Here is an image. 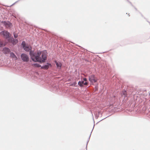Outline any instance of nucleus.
<instances>
[{"mask_svg":"<svg viewBox=\"0 0 150 150\" xmlns=\"http://www.w3.org/2000/svg\"><path fill=\"white\" fill-rule=\"evenodd\" d=\"M32 59L34 62L40 63L45 62L47 59V52L46 51H38L37 53H35L33 51L30 52Z\"/></svg>","mask_w":150,"mask_h":150,"instance_id":"obj_1","label":"nucleus"},{"mask_svg":"<svg viewBox=\"0 0 150 150\" xmlns=\"http://www.w3.org/2000/svg\"><path fill=\"white\" fill-rule=\"evenodd\" d=\"M0 34L2 36L5 38H10L11 36V35L6 30L2 31Z\"/></svg>","mask_w":150,"mask_h":150,"instance_id":"obj_2","label":"nucleus"},{"mask_svg":"<svg viewBox=\"0 0 150 150\" xmlns=\"http://www.w3.org/2000/svg\"><path fill=\"white\" fill-rule=\"evenodd\" d=\"M97 79L94 75H91L89 77V80L92 83H95L97 81Z\"/></svg>","mask_w":150,"mask_h":150,"instance_id":"obj_3","label":"nucleus"},{"mask_svg":"<svg viewBox=\"0 0 150 150\" xmlns=\"http://www.w3.org/2000/svg\"><path fill=\"white\" fill-rule=\"evenodd\" d=\"M21 57L22 60L24 62H27L29 61L28 57L25 54H22Z\"/></svg>","mask_w":150,"mask_h":150,"instance_id":"obj_4","label":"nucleus"},{"mask_svg":"<svg viewBox=\"0 0 150 150\" xmlns=\"http://www.w3.org/2000/svg\"><path fill=\"white\" fill-rule=\"evenodd\" d=\"M2 51L4 54H8L10 52L9 49L7 47H5L3 48Z\"/></svg>","mask_w":150,"mask_h":150,"instance_id":"obj_5","label":"nucleus"},{"mask_svg":"<svg viewBox=\"0 0 150 150\" xmlns=\"http://www.w3.org/2000/svg\"><path fill=\"white\" fill-rule=\"evenodd\" d=\"M3 23L7 28H9L11 26V24L9 22H6L4 21L3 22Z\"/></svg>","mask_w":150,"mask_h":150,"instance_id":"obj_6","label":"nucleus"},{"mask_svg":"<svg viewBox=\"0 0 150 150\" xmlns=\"http://www.w3.org/2000/svg\"><path fill=\"white\" fill-rule=\"evenodd\" d=\"M49 66H51V64L50 63H47L46 64L42 66L41 68L44 69H48Z\"/></svg>","mask_w":150,"mask_h":150,"instance_id":"obj_7","label":"nucleus"},{"mask_svg":"<svg viewBox=\"0 0 150 150\" xmlns=\"http://www.w3.org/2000/svg\"><path fill=\"white\" fill-rule=\"evenodd\" d=\"M10 39H8V40L10 42L11 41V42L13 45L16 44L17 42V40L14 38H10Z\"/></svg>","mask_w":150,"mask_h":150,"instance_id":"obj_8","label":"nucleus"},{"mask_svg":"<svg viewBox=\"0 0 150 150\" xmlns=\"http://www.w3.org/2000/svg\"><path fill=\"white\" fill-rule=\"evenodd\" d=\"M10 56L13 59L15 60H16L17 59V58L16 56L14 54L13 52H11L10 53Z\"/></svg>","mask_w":150,"mask_h":150,"instance_id":"obj_9","label":"nucleus"},{"mask_svg":"<svg viewBox=\"0 0 150 150\" xmlns=\"http://www.w3.org/2000/svg\"><path fill=\"white\" fill-rule=\"evenodd\" d=\"M24 50L26 51H28L31 50V48L30 47L25 46L23 47Z\"/></svg>","mask_w":150,"mask_h":150,"instance_id":"obj_10","label":"nucleus"},{"mask_svg":"<svg viewBox=\"0 0 150 150\" xmlns=\"http://www.w3.org/2000/svg\"><path fill=\"white\" fill-rule=\"evenodd\" d=\"M55 63L56 64V65H57V67H59L60 68H61V67L62 66V64H61V63H60V62H57L56 61H55Z\"/></svg>","mask_w":150,"mask_h":150,"instance_id":"obj_11","label":"nucleus"},{"mask_svg":"<svg viewBox=\"0 0 150 150\" xmlns=\"http://www.w3.org/2000/svg\"><path fill=\"white\" fill-rule=\"evenodd\" d=\"M6 42L4 43L2 41L0 40V47H1L3 46H5L6 44Z\"/></svg>","mask_w":150,"mask_h":150,"instance_id":"obj_12","label":"nucleus"},{"mask_svg":"<svg viewBox=\"0 0 150 150\" xmlns=\"http://www.w3.org/2000/svg\"><path fill=\"white\" fill-rule=\"evenodd\" d=\"M83 83L84 81H79L78 83V84L80 86L82 87L83 86Z\"/></svg>","mask_w":150,"mask_h":150,"instance_id":"obj_13","label":"nucleus"},{"mask_svg":"<svg viewBox=\"0 0 150 150\" xmlns=\"http://www.w3.org/2000/svg\"><path fill=\"white\" fill-rule=\"evenodd\" d=\"M33 66L34 67H41V66L38 63H35V64H33Z\"/></svg>","mask_w":150,"mask_h":150,"instance_id":"obj_14","label":"nucleus"},{"mask_svg":"<svg viewBox=\"0 0 150 150\" xmlns=\"http://www.w3.org/2000/svg\"><path fill=\"white\" fill-rule=\"evenodd\" d=\"M122 93V94L124 95V97H126L127 96V94L126 91H123Z\"/></svg>","mask_w":150,"mask_h":150,"instance_id":"obj_15","label":"nucleus"},{"mask_svg":"<svg viewBox=\"0 0 150 150\" xmlns=\"http://www.w3.org/2000/svg\"><path fill=\"white\" fill-rule=\"evenodd\" d=\"M76 84H77V83H76V82H74L73 83L71 84H70V86H75L76 85Z\"/></svg>","mask_w":150,"mask_h":150,"instance_id":"obj_16","label":"nucleus"},{"mask_svg":"<svg viewBox=\"0 0 150 150\" xmlns=\"http://www.w3.org/2000/svg\"><path fill=\"white\" fill-rule=\"evenodd\" d=\"M22 45L23 47V48L24 47H25L26 46H25V41H23L22 42Z\"/></svg>","mask_w":150,"mask_h":150,"instance_id":"obj_17","label":"nucleus"},{"mask_svg":"<svg viewBox=\"0 0 150 150\" xmlns=\"http://www.w3.org/2000/svg\"><path fill=\"white\" fill-rule=\"evenodd\" d=\"M14 38H17L18 36L17 34L14 33Z\"/></svg>","mask_w":150,"mask_h":150,"instance_id":"obj_18","label":"nucleus"},{"mask_svg":"<svg viewBox=\"0 0 150 150\" xmlns=\"http://www.w3.org/2000/svg\"><path fill=\"white\" fill-rule=\"evenodd\" d=\"M83 84L84 85H86L88 84V83L87 82H84Z\"/></svg>","mask_w":150,"mask_h":150,"instance_id":"obj_19","label":"nucleus"},{"mask_svg":"<svg viewBox=\"0 0 150 150\" xmlns=\"http://www.w3.org/2000/svg\"><path fill=\"white\" fill-rule=\"evenodd\" d=\"M84 81H87V79L86 78H84L83 79Z\"/></svg>","mask_w":150,"mask_h":150,"instance_id":"obj_20","label":"nucleus"}]
</instances>
